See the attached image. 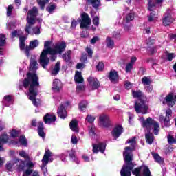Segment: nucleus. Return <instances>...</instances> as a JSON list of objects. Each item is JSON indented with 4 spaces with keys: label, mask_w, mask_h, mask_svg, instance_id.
<instances>
[{
    "label": "nucleus",
    "mask_w": 176,
    "mask_h": 176,
    "mask_svg": "<svg viewBox=\"0 0 176 176\" xmlns=\"http://www.w3.org/2000/svg\"><path fill=\"white\" fill-rule=\"evenodd\" d=\"M149 52H150L151 56H153V54H155V53H157V52L156 47H153L150 48Z\"/></svg>",
    "instance_id": "nucleus-62"
},
{
    "label": "nucleus",
    "mask_w": 176,
    "mask_h": 176,
    "mask_svg": "<svg viewBox=\"0 0 176 176\" xmlns=\"http://www.w3.org/2000/svg\"><path fill=\"white\" fill-rule=\"evenodd\" d=\"M87 82L89 83L91 90H97L98 89H100V81L97 78L89 76L87 78Z\"/></svg>",
    "instance_id": "nucleus-9"
},
{
    "label": "nucleus",
    "mask_w": 176,
    "mask_h": 176,
    "mask_svg": "<svg viewBox=\"0 0 176 176\" xmlns=\"http://www.w3.org/2000/svg\"><path fill=\"white\" fill-rule=\"evenodd\" d=\"M81 19L82 21L80 23V27L82 30L85 28H87L90 24H91V19H90V16H89V14L86 12H83L81 14Z\"/></svg>",
    "instance_id": "nucleus-7"
},
{
    "label": "nucleus",
    "mask_w": 176,
    "mask_h": 176,
    "mask_svg": "<svg viewBox=\"0 0 176 176\" xmlns=\"http://www.w3.org/2000/svg\"><path fill=\"white\" fill-rule=\"evenodd\" d=\"M67 153H69V157H70V160H72V162H76L78 158H76V155L75 154V150L72 149L71 151H67Z\"/></svg>",
    "instance_id": "nucleus-37"
},
{
    "label": "nucleus",
    "mask_w": 176,
    "mask_h": 176,
    "mask_svg": "<svg viewBox=\"0 0 176 176\" xmlns=\"http://www.w3.org/2000/svg\"><path fill=\"white\" fill-rule=\"evenodd\" d=\"M38 67H39V65L38 64V61H36L35 58H31L30 60V71H32V73L29 72L27 73V74H35L38 76V74H36V70L38 69ZM27 74H26V78H27Z\"/></svg>",
    "instance_id": "nucleus-13"
},
{
    "label": "nucleus",
    "mask_w": 176,
    "mask_h": 176,
    "mask_svg": "<svg viewBox=\"0 0 176 176\" xmlns=\"http://www.w3.org/2000/svg\"><path fill=\"white\" fill-rule=\"evenodd\" d=\"M13 9H14L13 5L8 6V9H7V16L8 17H10V16H12V13H13Z\"/></svg>",
    "instance_id": "nucleus-46"
},
{
    "label": "nucleus",
    "mask_w": 176,
    "mask_h": 176,
    "mask_svg": "<svg viewBox=\"0 0 176 176\" xmlns=\"http://www.w3.org/2000/svg\"><path fill=\"white\" fill-rule=\"evenodd\" d=\"M142 83L144 86H149L152 83V80L149 77L144 76L142 79Z\"/></svg>",
    "instance_id": "nucleus-38"
},
{
    "label": "nucleus",
    "mask_w": 176,
    "mask_h": 176,
    "mask_svg": "<svg viewBox=\"0 0 176 176\" xmlns=\"http://www.w3.org/2000/svg\"><path fill=\"white\" fill-rule=\"evenodd\" d=\"M85 51L87 52V54H88V57L89 58H93V50L90 47H86L85 48Z\"/></svg>",
    "instance_id": "nucleus-51"
},
{
    "label": "nucleus",
    "mask_w": 176,
    "mask_h": 176,
    "mask_svg": "<svg viewBox=\"0 0 176 176\" xmlns=\"http://www.w3.org/2000/svg\"><path fill=\"white\" fill-rule=\"evenodd\" d=\"M113 38H114L115 39H119V38H120V33L118 32H114L113 33Z\"/></svg>",
    "instance_id": "nucleus-64"
},
{
    "label": "nucleus",
    "mask_w": 176,
    "mask_h": 176,
    "mask_svg": "<svg viewBox=\"0 0 176 176\" xmlns=\"http://www.w3.org/2000/svg\"><path fill=\"white\" fill-rule=\"evenodd\" d=\"M23 86L25 89L29 87V100L32 102L34 107H39V103L36 101V97L39 93V77L35 74L28 73L27 77L23 80Z\"/></svg>",
    "instance_id": "nucleus-2"
},
{
    "label": "nucleus",
    "mask_w": 176,
    "mask_h": 176,
    "mask_svg": "<svg viewBox=\"0 0 176 176\" xmlns=\"http://www.w3.org/2000/svg\"><path fill=\"white\" fill-rule=\"evenodd\" d=\"M81 63H83L84 64H86L87 63V54L83 52L82 54L81 58H80Z\"/></svg>",
    "instance_id": "nucleus-49"
},
{
    "label": "nucleus",
    "mask_w": 176,
    "mask_h": 176,
    "mask_svg": "<svg viewBox=\"0 0 176 176\" xmlns=\"http://www.w3.org/2000/svg\"><path fill=\"white\" fill-rule=\"evenodd\" d=\"M52 156H53V153H52V151L48 148H46L42 159L43 166H46L49 164V160H50V157H52Z\"/></svg>",
    "instance_id": "nucleus-15"
},
{
    "label": "nucleus",
    "mask_w": 176,
    "mask_h": 176,
    "mask_svg": "<svg viewBox=\"0 0 176 176\" xmlns=\"http://www.w3.org/2000/svg\"><path fill=\"white\" fill-rule=\"evenodd\" d=\"M71 142L74 145L78 144V138H76V136H72L71 139Z\"/></svg>",
    "instance_id": "nucleus-63"
},
{
    "label": "nucleus",
    "mask_w": 176,
    "mask_h": 176,
    "mask_svg": "<svg viewBox=\"0 0 176 176\" xmlns=\"http://www.w3.org/2000/svg\"><path fill=\"white\" fill-rule=\"evenodd\" d=\"M146 45L152 46V45H155L156 43V40L150 37L146 40Z\"/></svg>",
    "instance_id": "nucleus-50"
},
{
    "label": "nucleus",
    "mask_w": 176,
    "mask_h": 176,
    "mask_svg": "<svg viewBox=\"0 0 176 176\" xmlns=\"http://www.w3.org/2000/svg\"><path fill=\"white\" fill-rule=\"evenodd\" d=\"M60 83L61 81L58 79H55L53 82L52 90H55L56 91H60Z\"/></svg>",
    "instance_id": "nucleus-33"
},
{
    "label": "nucleus",
    "mask_w": 176,
    "mask_h": 176,
    "mask_svg": "<svg viewBox=\"0 0 176 176\" xmlns=\"http://www.w3.org/2000/svg\"><path fill=\"white\" fill-rule=\"evenodd\" d=\"M37 131L39 137L41 138H45L46 137V133H45V127L43 126V122H39L38 126L37 128Z\"/></svg>",
    "instance_id": "nucleus-22"
},
{
    "label": "nucleus",
    "mask_w": 176,
    "mask_h": 176,
    "mask_svg": "<svg viewBox=\"0 0 176 176\" xmlns=\"http://www.w3.org/2000/svg\"><path fill=\"white\" fill-rule=\"evenodd\" d=\"M85 67H86V65H85V63H83V62L78 63L76 65V69H80V68H85Z\"/></svg>",
    "instance_id": "nucleus-61"
},
{
    "label": "nucleus",
    "mask_w": 176,
    "mask_h": 176,
    "mask_svg": "<svg viewBox=\"0 0 176 176\" xmlns=\"http://www.w3.org/2000/svg\"><path fill=\"white\" fill-rule=\"evenodd\" d=\"M152 126L153 127V133L151 132V130H152ZM142 127L146 129L147 131L145 134L146 144H148V145H152V144H153V141H155V135H159V132L160 131V124H159L157 121H155L152 119V118L148 117L145 120H143Z\"/></svg>",
    "instance_id": "nucleus-3"
},
{
    "label": "nucleus",
    "mask_w": 176,
    "mask_h": 176,
    "mask_svg": "<svg viewBox=\"0 0 176 176\" xmlns=\"http://www.w3.org/2000/svg\"><path fill=\"white\" fill-rule=\"evenodd\" d=\"M133 64L131 63H128L126 66V72L129 73V72H131V69H133Z\"/></svg>",
    "instance_id": "nucleus-55"
},
{
    "label": "nucleus",
    "mask_w": 176,
    "mask_h": 176,
    "mask_svg": "<svg viewBox=\"0 0 176 176\" xmlns=\"http://www.w3.org/2000/svg\"><path fill=\"white\" fill-rule=\"evenodd\" d=\"M30 45L33 48L35 49L39 46V41L38 40H33L30 42Z\"/></svg>",
    "instance_id": "nucleus-44"
},
{
    "label": "nucleus",
    "mask_w": 176,
    "mask_h": 176,
    "mask_svg": "<svg viewBox=\"0 0 176 176\" xmlns=\"http://www.w3.org/2000/svg\"><path fill=\"white\" fill-rule=\"evenodd\" d=\"M153 156L154 157L155 162L158 163L159 164H164V159L160 157L157 153H153Z\"/></svg>",
    "instance_id": "nucleus-30"
},
{
    "label": "nucleus",
    "mask_w": 176,
    "mask_h": 176,
    "mask_svg": "<svg viewBox=\"0 0 176 176\" xmlns=\"http://www.w3.org/2000/svg\"><path fill=\"white\" fill-rule=\"evenodd\" d=\"M13 164H17V171H23L24 170V167H25V162L19 158L14 159Z\"/></svg>",
    "instance_id": "nucleus-18"
},
{
    "label": "nucleus",
    "mask_w": 176,
    "mask_h": 176,
    "mask_svg": "<svg viewBox=\"0 0 176 176\" xmlns=\"http://www.w3.org/2000/svg\"><path fill=\"white\" fill-rule=\"evenodd\" d=\"M28 16L36 18V16H38V8L36 6H34L31 10L28 11Z\"/></svg>",
    "instance_id": "nucleus-29"
},
{
    "label": "nucleus",
    "mask_w": 176,
    "mask_h": 176,
    "mask_svg": "<svg viewBox=\"0 0 176 176\" xmlns=\"http://www.w3.org/2000/svg\"><path fill=\"white\" fill-rule=\"evenodd\" d=\"M25 39H27V38L24 36L19 37V47L21 50L25 49Z\"/></svg>",
    "instance_id": "nucleus-32"
},
{
    "label": "nucleus",
    "mask_w": 176,
    "mask_h": 176,
    "mask_svg": "<svg viewBox=\"0 0 176 176\" xmlns=\"http://www.w3.org/2000/svg\"><path fill=\"white\" fill-rule=\"evenodd\" d=\"M160 119L161 120H164L165 127H170V118L162 116Z\"/></svg>",
    "instance_id": "nucleus-40"
},
{
    "label": "nucleus",
    "mask_w": 176,
    "mask_h": 176,
    "mask_svg": "<svg viewBox=\"0 0 176 176\" xmlns=\"http://www.w3.org/2000/svg\"><path fill=\"white\" fill-rule=\"evenodd\" d=\"M134 20V14L128 13L126 16V23H130V21H133Z\"/></svg>",
    "instance_id": "nucleus-42"
},
{
    "label": "nucleus",
    "mask_w": 176,
    "mask_h": 176,
    "mask_svg": "<svg viewBox=\"0 0 176 176\" xmlns=\"http://www.w3.org/2000/svg\"><path fill=\"white\" fill-rule=\"evenodd\" d=\"M57 120V117L54 113H47L43 117V122L45 124H51V123H54Z\"/></svg>",
    "instance_id": "nucleus-14"
},
{
    "label": "nucleus",
    "mask_w": 176,
    "mask_h": 176,
    "mask_svg": "<svg viewBox=\"0 0 176 176\" xmlns=\"http://www.w3.org/2000/svg\"><path fill=\"white\" fill-rule=\"evenodd\" d=\"M92 22L96 27H98V25H100V18L98 16H94L93 18Z\"/></svg>",
    "instance_id": "nucleus-47"
},
{
    "label": "nucleus",
    "mask_w": 176,
    "mask_h": 176,
    "mask_svg": "<svg viewBox=\"0 0 176 176\" xmlns=\"http://www.w3.org/2000/svg\"><path fill=\"white\" fill-rule=\"evenodd\" d=\"M71 54H72V51H71V50H67L63 54L62 58H63L65 63H69V61H71Z\"/></svg>",
    "instance_id": "nucleus-27"
},
{
    "label": "nucleus",
    "mask_w": 176,
    "mask_h": 176,
    "mask_svg": "<svg viewBox=\"0 0 176 176\" xmlns=\"http://www.w3.org/2000/svg\"><path fill=\"white\" fill-rule=\"evenodd\" d=\"M171 116H173V111L171 110V109H168L167 110H166V117L165 118H168L170 119V118H171Z\"/></svg>",
    "instance_id": "nucleus-54"
},
{
    "label": "nucleus",
    "mask_w": 176,
    "mask_h": 176,
    "mask_svg": "<svg viewBox=\"0 0 176 176\" xmlns=\"http://www.w3.org/2000/svg\"><path fill=\"white\" fill-rule=\"evenodd\" d=\"M9 140V136L6 134H2L0 135V152H3L5 149L3 148V144L8 143Z\"/></svg>",
    "instance_id": "nucleus-20"
},
{
    "label": "nucleus",
    "mask_w": 176,
    "mask_h": 176,
    "mask_svg": "<svg viewBox=\"0 0 176 176\" xmlns=\"http://www.w3.org/2000/svg\"><path fill=\"white\" fill-rule=\"evenodd\" d=\"M57 9V5L56 3H52L50 4L47 8H46V11L48 12L50 14H53L54 13V10Z\"/></svg>",
    "instance_id": "nucleus-28"
},
{
    "label": "nucleus",
    "mask_w": 176,
    "mask_h": 176,
    "mask_svg": "<svg viewBox=\"0 0 176 176\" xmlns=\"http://www.w3.org/2000/svg\"><path fill=\"white\" fill-rule=\"evenodd\" d=\"M19 142L21 145H23V146H27L28 142H27V138H25V136L22 135L20 137Z\"/></svg>",
    "instance_id": "nucleus-43"
},
{
    "label": "nucleus",
    "mask_w": 176,
    "mask_h": 176,
    "mask_svg": "<svg viewBox=\"0 0 176 176\" xmlns=\"http://www.w3.org/2000/svg\"><path fill=\"white\" fill-rule=\"evenodd\" d=\"M100 125L102 127L108 129V127L112 126V121L108 114H102L99 116Z\"/></svg>",
    "instance_id": "nucleus-6"
},
{
    "label": "nucleus",
    "mask_w": 176,
    "mask_h": 176,
    "mask_svg": "<svg viewBox=\"0 0 176 176\" xmlns=\"http://www.w3.org/2000/svg\"><path fill=\"white\" fill-rule=\"evenodd\" d=\"M175 57L174 53H168L167 54V60L168 61H173V59Z\"/></svg>",
    "instance_id": "nucleus-59"
},
{
    "label": "nucleus",
    "mask_w": 176,
    "mask_h": 176,
    "mask_svg": "<svg viewBox=\"0 0 176 176\" xmlns=\"http://www.w3.org/2000/svg\"><path fill=\"white\" fill-rule=\"evenodd\" d=\"M14 164H12L10 162H7L6 167L8 171H12V168H13V166Z\"/></svg>",
    "instance_id": "nucleus-57"
},
{
    "label": "nucleus",
    "mask_w": 176,
    "mask_h": 176,
    "mask_svg": "<svg viewBox=\"0 0 176 176\" xmlns=\"http://www.w3.org/2000/svg\"><path fill=\"white\" fill-rule=\"evenodd\" d=\"M60 69H61V62L58 61L52 69V74L56 76L58 74V72H60Z\"/></svg>",
    "instance_id": "nucleus-26"
},
{
    "label": "nucleus",
    "mask_w": 176,
    "mask_h": 176,
    "mask_svg": "<svg viewBox=\"0 0 176 176\" xmlns=\"http://www.w3.org/2000/svg\"><path fill=\"white\" fill-rule=\"evenodd\" d=\"M74 80L76 83H83L85 79H83V77L82 76V72L76 71Z\"/></svg>",
    "instance_id": "nucleus-25"
},
{
    "label": "nucleus",
    "mask_w": 176,
    "mask_h": 176,
    "mask_svg": "<svg viewBox=\"0 0 176 176\" xmlns=\"http://www.w3.org/2000/svg\"><path fill=\"white\" fill-rule=\"evenodd\" d=\"M6 45V34H0V50Z\"/></svg>",
    "instance_id": "nucleus-31"
},
{
    "label": "nucleus",
    "mask_w": 176,
    "mask_h": 176,
    "mask_svg": "<svg viewBox=\"0 0 176 176\" xmlns=\"http://www.w3.org/2000/svg\"><path fill=\"white\" fill-rule=\"evenodd\" d=\"M50 45H52V41H47L44 43V50H47V49H52L50 47Z\"/></svg>",
    "instance_id": "nucleus-53"
},
{
    "label": "nucleus",
    "mask_w": 176,
    "mask_h": 176,
    "mask_svg": "<svg viewBox=\"0 0 176 176\" xmlns=\"http://www.w3.org/2000/svg\"><path fill=\"white\" fill-rule=\"evenodd\" d=\"M92 146V151L94 153H98L99 152H101V153H104L107 148V144H105V143L103 142H100L98 144H93Z\"/></svg>",
    "instance_id": "nucleus-11"
},
{
    "label": "nucleus",
    "mask_w": 176,
    "mask_h": 176,
    "mask_svg": "<svg viewBox=\"0 0 176 176\" xmlns=\"http://www.w3.org/2000/svg\"><path fill=\"white\" fill-rule=\"evenodd\" d=\"M175 21V19L173 18L171 14L166 12L164 14V17L162 19V23L164 25V27H168V25H171V24H173V23H174Z\"/></svg>",
    "instance_id": "nucleus-10"
},
{
    "label": "nucleus",
    "mask_w": 176,
    "mask_h": 176,
    "mask_svg": "<svg viewBox=\"0 0 176 176\" xmlns=\"http://www.w3.org/2000/svg\"><path fill=\"white\" fill-rule=\"evenodd\" d=\"M98 41H100V38H98V36H94L91 39L90 42L91 45H96V42Z\"/></svg>",
    "instance_id": "nucleus-60"
},
{
    "label": "nucleus",
    "mask_w": 176,
    "mask_h": 176,
    "mask_svg": "<svg viewBox=\"0 0 176 176\" xmlns=\"http://www.w3.org/2000/svg\"><path fill=\"white\" fill-rule=\"evenodd\" d=\"M155 8H156V3H155V2L152 1H148V10L150 12H152L153 10V9H155Z\"/></svg>",
    "instance_id": "nucleus-45"
},
{
    "label": "nucleus",
    "mask_w": 176,
    "mask_h": 176,
    "mask_svg": "<svg viewBox=\"0 0 176 176\" xmlns=\"http://www.w3.org/2000/svg\"><path fill=\"white\" fill-rule=\"evenodd\" d=\"M132 96L133 98H138L139 100H143L142 98H146V96H145V94L141 91V90H132Z\"/></svg>",
    "instance_id": "nucleus-23"
},
{
    "label": "nucleus",
    "mask_w": 176,
    "mask_h": 176,
    "mask_svg": "<svg viewBox=\"0 0 176 176\" xmlns=\"http://www.w3.org/2000/svg\"><path fill=\"white\" fill-rule=\"evenodd\" d=\"M168 139V144L170 145H173V144H176V139L174 138V136L171 135L170 134H168L167 136Z\"/></svg>",
    "instance_id": "nucleus-39"
},
{
    "label": "nucleus",
    "mask_w": 176,
    "mask_h": 176,
    "mask_svg": "<svg viewBox=\"0 0 176 176\" xmlns=\"http://www.w3.org/2000/svg\"><path fill=\"white\" fill-rule=\"evenodd\" d=\"M134 109L136 113H142V115H146L149 110V106L146 104V100L144 99H139L135 101Z\"/></svg>",
    "instance_id": "nucleus-5"
},
{
    "label": "nucleus",
    "mask_w": 176,
    "mask_h": 176,
    "mask_svg": "<svg viewBox=\"0 0 176 176\" xmlns=\"http://www.w3.org/2000/svg\"><path fill=\"white\" fill-rule=\"evenodd\" d=\"M58 116L60 118V119H65L68 116V113L67 112V109L64 107V104H61L57 110Z\"/></svg>",
    "instance_id": "nucleus-16"
},
{
    "label": "nucleus",
    "mask_w": 176,
    "mask_h": 176,
    "mask_svg": "<svg viewBox=\"0 0 176 176\" xmlns=\"http://www.w3.org/2000/svg\"><path fill=\"white\" fill-rule=\"evenodd\" d=\"M19 156H21V157H24V159H28V154H27L24 150L19 152Z\"/></svg>",
    "instance_id": "nucleus-58"
},
{
    "label": "nucleus",
    "mask_w": 176,
    "mask_h": 176,
    "mask_svg": "<svg viewBox=\"0 0 176 176\" xmlns=\"http://www.w3.org/2000/svg\"><path fill=\"white\" fill-rule=\"evenodd\" d=\"M65 49H67V43L65 41H62L56 43L54 48H52V50L54 53H57L58 54L61 55L63 52H65Z\"/></svg>",
    "instance_id": "nucleus-8"
},
{
    "label": "nucleus",
    "mask_w": 176,
    "mask_h": 176,
    "mask_svg": "<svg viewBox=\"0 0 176 176\" xmlns=\"http://www.w3.org/2000/svg\"><path fill=\"white\" fill-rule=\"evenodd\" d=\"M123 133V126L122 125H116L111 131V135L114 140H118Z\"/></svg>",
    "instance_id": "nucleus-12"
},
{
    "label": "nucleus",
    "mask_w": 176,
    "mask_h": 176,
    "mask_svg": "<svg viewBox=\"0 0 176 176\" xmlns=\"http://www.w3.org/2000/svg\"><path fill=\"white\" fill-rule=\"evenodd\" d=\"M35 19H36L34 16H30L29 15L27 16V21L28 23V25H26L25 28V31L27 32V34H30V30H31V26L34 25L35 24Z\"/></svg>",
    "instance_id": "nucleus-17"
},
{
    "label": "nucleus",
    "mask_w": 176,
    "mask_h": 176,
    "mask_svg": "<svg viewBox=\"0 0 176 176\" xmlns=\"http://www.w3.org/2000/svg\"><path fill=\"white\" fill-rule=\"evenodd\" d=\"M49 2H50V0H37V3L40 6L41 10H45L46 3H49Z\"/></svg>",
    "instance_id": "nucleus-34"
},
{
    "label": "nucleus",
    "mask_w": 176,
    "mask_h": 176,
    "mask_svg": "<svg viewBox=\"0 0 176 176\" xmlns=\"http://www.w3.org/2000/svg\"><path fill=\"white\" fill-rule=\"evenodd\" d=\"M108 78L111 82H118L119 80V74L116 70H111Z\"/></svg>",
    "instance_id": "nucleus-19"
},
{
    "label": "nucleus",
    "mask_w": 176,
    "mask_h": 176,
    "mask_svg": "<svg viewBox=\"0 0 176 176\" xmlns=\"http://www.w3.org/2000/svg\"><path fill=\"white\" fill-rule=\"evenodd\" d=\"M47 54H50V58H48ZM57 52H53L52 48H48L47 50H43L39 58V64L43 67V68H46L49 65L51 61H56L57 60Z\"/></svg>",
    "instance_id": "nucleus-4"
},
{
    "label": "nucleus",
    "mask_w": 176,
    "mask_h": 176,
    "mask_svg": "<svg viewBox=\"0 0 176 176\" xmlns=\"http://www.w3.org/2000/svg\"><path fill=\"white\" fill-rule=\"evenodd\" d=\"M19 134H20V133L16 129H12L10 133V135L12 138H17V137H19Z\"/></svg>",
    "instance_id": "nucleus-48"
},
{
    "label": "nucleus",
    "mask_w": 176,
    "mask_h": 176,
    "mask_svg": "<svg viewBox=\"0 0 176 176\" xmlns=\"http://www.w3.org/2000/svg\"><path fill=\"white\" fill-rule=\"evenodd\" d=\"M33 32L35 35H39L41 34V28L38 26L33 28Z\"/></svg>",
    "instance_id": "nucleus-56"
},
{
    "label": "nucleus",
    "mask_w": 176,
    "mask_h": 176,
    "mask_svg": "<svg viewBox=\"0 0 176 176\" xmlns=\"http://www.w3.org/2000/svg\"><path fill=\"white\" fill-rule=\"evenodd\" d=\"M106 43H107V47H109L110 49H113V46L115 45V41H113V40H112V38L107 37Z\"/></svg>",
    "instance_id": "nucleus-36"
},
{
    "label": "nucleus",
    "mask_w": 176,
    "mask_h": 176,
    "mask_svg": "<svg viewBox=\"0 0 176 176\" xmlns=\"http://www.w3.org/2000/svg\"><path fill=\"white\" fill-rule=\"evenodd\" d=\"M69 127L74 133H79V122L76 120H73L69 123Z\"/></svg>",
    "instance_id": "nucleus-21"
},
{
    "label": "nucleus",
    "mask_w": 176,
    "mask_h": 176,
    "mask_svg": "<svg viewBox=\"0 0 176 176\" xmlns=\"http://www.w3.org/2000/svg\"><path fill=\"white\" fill-rule=\"evenodd\" d=\"M105 67V65L102 62H99L98 65H96V68L98 71H102Z\"/></svg>",
    "instance_id": "nucleus-52"
},
{
    "label": "nucleus",
    "mask_w": 176,
    "mask_h": 176,
    "mask_svg": "<svg viewBox=\"0 0 176 176\" xmlns=\"http://www.w3.org/2000/svg\"><path fill=\"white\" fill-rule=\"evenodd\" d=\"M86 1L96 10H98V8L101 6V0H86Z\"/></svg>",
    "instance_id": "nucleus-24"
},
{
    "label": "nucleus",
    "mask_w": 176,
    "mask_h": 176,
    "mask_svg": "<svg viewBox=\"0 0 176 176\" xmlns=\"http://www.w3.org/2000/svg\"><path fill=\"white\" fill-rule=\"evenodd\" d=\"M89 103L87 102V101L86 100H82L81 101L79 104H78V109H80V111H81L82 112H83L85 111V109H86V108H87V104Z\"/></svg>",
    "instance_id": "nucleus-35"
},
{
    "label": "nucleus",
    "mask_w": 176,
    "mask_h": 176,
    "mask_svg": "<svg viewBox=\"0 0 176 176\" xmlns=\"http://www.w3.org/2000/svg\"><path fill=\"white\" fill-rule=\"evenodd\" d=\"M85 120L88 123H94V120H96V117L88 114L85 118Z\"/></svg>",
    "instance_id": "nucleus-41"
},
{
    "label": "nucleus",
    "mask_w": 176,
    "mask_h": 176,
    "mask_svg": "<svg viewBox=\"0 0 176 176\" xmlns=\"http://www.w3.org/2000/svg\"><path fill=\"white\" fill-rule=\"evenodd\" d=\"M135 137L131 139H128L126 142V144H131L130 146L125 147L123 152L124 162L125 164L122 166L120 170L121 176H152V173L148 166H140L134 168V163H133V152L135 151V145L137 142L135 141Z\"/></svg>",
    "instance_id": "nucleus-1"
}]
</instances>
